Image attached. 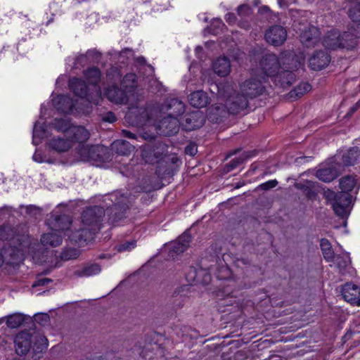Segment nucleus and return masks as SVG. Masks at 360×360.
I'll return each mask as SVG.
<instances>
[{
  "label": "nucleus",
  "mask_w": 360,
  "mask_h": 360,
  "mask_svg": "<svg viewBox=\"0 0 360 360\" xmlns=\"http://www.w3.org/2000/svg\"><path fill=\"white\" fill-rule=\"evenodd\" d=\"M156 109H152L150 112L142 107L131 108L125 116L126 120L131 124L142 127L147 124L155 126L158 133L163 136H171L179 131V121L172 116L167 115L158 123L152 117L157 113Z\"/></svg>",
  "instance_id": "f257e3e1"
},
{
  "label": "nucleus",
  "mask_w": 360,
  "mask_h": 360,
  "mask_svg": "<svg viewBox=\"0 0 360 360\" xmlns=\"http://www.w3.org/2000/svg\"><path fill=\"white\" fill-rule=\"evenodd\" d=\"M105 217L104 208L100 206L87 207L81 217L82 226L75 229L70 238L75 243H82L91 240L102 226Z\"/></svg>",
  "instance_id": "f03ea898"
},
{
  "label": "nucleus",
  "mask_w": 360,
  "mask_h": 360,
  "mask_svg": "<svg viewBox=\"0 0 360 360\" xmlns=\"http://www.w3.org/2000/svg\"><path fill=\"white\" fill-rule=\"evenodd\" d=\"M356 184L355 178L348 175L340 179L341 192L335 193L330 190L325 191V197L327 200L330 201L337 215L341 217L346 215L347 209L352 202V195L349 192L353 190Z\"/></svg>",
  "instance_id": "7ed1b4c3"
},
{
  "label": "nucleus",
  "mask_w": 360,
  "mask_h": 360,
  "mask_svg": "<svg viewBox=\"0 0 360 360\" xmlns=\"http://www.w3.org/2000/svg\"><path fill=\"white\" fill-rule=\"evenodd\" d=\"M217 87L219 96L225 99V106L230 113L238 114L248 107V98L242 94H235L233 82H223Z\"/></svg>",
  "instance_id": "20e7f679"
},
{
  "label": "nucleus",
  "mask_w": 360,
  "mask_h": 360,
  "mask_svg": "<svg viewBox=\"0 0 360 360\" xmlns=\"http://www.w3.org/2000/svg\"><path fill=\"white\" fill-rule=\"evenodd\" d=\"M71 219L68 215L52 214L48 219V225L52 232L44 233L41 237L44 245L57 247L62 243L63 238L58 232L68 230L71 225Z\"/></svg>",
  "instance_id": "39448f33"
},
{
  "label": "nucleus",
  "mask_w": 360,
  "mask_h": 360,
  "mask_svg": "<svg viewBox=\"0 0 360 360\" xmlns=\"http://www.w3.org/2000/svg\"><path fill=\"white\" fill-rule=\"evenodd\" d=\"M128 198L119 191L105 196L104 203L107 207L111 223H115L123 217L124 212L128 207Z\"/></svg>",
  "instance_id": "423d86ee"
},
{
  "label": "nucleus",
  "mask_w": 360,
  "mask_h": 360,
  "mask_svg": "<svg viewBox=\"0 0 360 360\" xmlns=\"http://www.w3.org/2000/svg\"><path fill=\"white\" fill-rule=\"evenodd\" d=\"M358 37V33L344 32L340 34L338 30H331L324 37L323 44L328 49L334 50L339 48L349 49L355 46L356 38Z\"/></svg>",
  "instance_id": "0eeeda50"
},
{
  "label": "nucleus",
  "mask_w": 360,
  "mask_h": 360,
  "mask_svg": "<svg viewBox=\"0 0 360 360\" xmlns=\"http://www.w3.org/2000/svg\"><path fill=\"white\" fill-rule=\"evenodd\" d=\"M76 150L82 161H103L102 154H104L107 149L101 146H90L84 143L78 145Z\"/></svg>",
  "instance_id": "6e6552de"
},
{
  "label": "nucleus",
  "mask_w": 360,
  "mask_h": 360,
  "mask_svg": "<svg viewBox=\"0 0 360 360\" xmlns=\"http://www.w3.org/2000/svg\"><path fill=\"white\" fill-rule=\"evenodd\" d=\"M69 86L77 96L81 98H84L88 96L87 100L95 105H98L101 100V91L100 87H95L96 94L95 97L93 98L91 95L87 94V86L85 82L81 79H71L69 82Z\"/></svg>",
  "instance_id": "1a4fd4ad"
},
{
  "label": "nucleus",
  "mask_w": 360,
  "mask_h": 360,
  "mask_svg": "<svg viewBox=\"0 0 360 360\" xmlns=\"http://www.w3.org/2000/svg\"><path fill=\"white\" fill-rule=\"evenodd\" d=\"M260 68L264 76H276L281 70L280 59L274 53H267L262 57Z\"/></svg>",
  "instance_id": "9d476101"
},
{
  "label": "nucleus",
  "mask_w": 360,
  "mask_h": 360,
  "mask_svg": "<svg viewBox=\"0 0 360 360\" xmlns=\"http://www.w3.org/2000/svg\"><path fill=\"white\" fill-rule=\"evenodd\" d=\"M265 79V77H262V79L256 80L255 79H250L245 81L240 85V90L243 95L247 98H254L259 96L264 91V86L262 84L263 81Z\"/></svg>",
  "instance_id": "9b49d317"
},
{
  "label": "nucleus",
  "mask_w": 360,
  "mask_h": 360,
  "mask_svg": "<svg viewBox=\"0 0 360 360\" xmlns=\"http://www.w3.org/2000/svg\"><path fill=\"white\" fill-rule=\"evenodd\" d=\"M264 37L267 43L274 46H278L286 40L287 31L281 25H274L266 31Z\"/></svg>",
  "instance_id": "f8f14e48"
},
{
  "label": "nucleus",
  "mask_w": 360,
  "mask_h": 360,
  "mask_svg": "<svg viewBox=\"0 0 360 360\" xmlns=\"http://www.w3.org/2000/svg\"><path fill=\"white\" fill-rule=\"evenodd\" d=\"M279 59L281 64V70H297L303 65L304 60L302 56H296L290 51L282 53Z\"/></svg>",
  "instance_id": "ddd939ff"
},
{
  "label": "nucleus",
  "mask_w": 360,
  "mask_h": 360,
  "mask_svg": "<svg viewBox=\"0 0 360 360\" xmlns=\"http://www.w3.org/2000/svg\"><path fill=\"white\" fill-rule=\"evenodd\" d=\"M14 342L16 353L19 355H25L31 348L32 335L27 331H22L17 334Z\"/></svg>",
  "instance_id": "4468645a"
},
{
  "label": "nucleus",
  "mask_w": 360,
  "mask_h": 360,
  "mask_svg": "<svg viewBox=\"0 0 360 360\" xmlns=\"http://www.w3.org/2000/svg\"><path fill=\"white\" fill-rule=\"evenodd\" d=\"M205 122V118L200 111H194L185 115L182 126L186 131H191L201 127Z\"/></svg>",
  "instance_id": "2eb2a0df"
},
{
  "label": "nucleus",
  "mask_w": 360,
  "mask_h": 360,
  "mask_svg": "<svg viewBox=\"0 0 360 360\" xmlns=\"http://www.w3.org/2000/svg\"><path fill=\"white\" fill-rule=\"evenodd\" d=\"M65 136H68L70 141H72V145L73 143H77L78 145H80L85 143L89 139L90 134L84 127L73 126L68 129Z\"/></svg>",
  "instance_id": "dca6fc26"
},
{
  "label": "nucleus",
  "mask_w": 360,
  "mask_h": 360,
  "mask_svg": "<svg viewBox=\"0 0 360 360\" xmlns=\"http://www.w3.org/2000/svg\"><path fill=\"white\" fill-rule=\"evenodd\" d=\"M191 238L188 232H184L174 242L170 243V255H179L184 252L189 246Z\"/></svg>",
  "instance_id": "f3484780"
},
{
  "label": "nucleus",
  "mask_w": 360,
  "mask_h": 360,
  "mask_svg": "<svg viewBox=\"0 0 360 360\" xmlns=\"http://www.w3.org/2000/svg\"><path fill=\"white\" fill-rule=\"evenodd\" d=\"M330 60V56L326 52L320 51L309 58V65L313 70H321L328 65Z\"/></svg>",
  "instance_id": "a211bd4d"
},
{
  "label": "nucleus",
  "mask_w": 360,
  "mask_h": 360,
  "mask_svg": "<svg viewBox=\"0 0 360 360\" xmlns=\"http://www.w3.org/2000/svg\"><path fill=\"white\" fill-rule=\"evenodd\" d=\"M190 104L196 108H205L211 101L208 94L204 91H196L188 96Z\"/></svg>",
  "instance_id": "6ab92c4d"
},
{
  "label": "nucleus",
  "mask_w": 360,
  "mask_h": 360,
  "mask_svg": "<svg viewBox=\"0 0 360 360\" xmlns=\"http://www.w3.org/2000/svg\"><path fill=\"white\" fill-rule=\"evenodd\" d=\"M319 39V30L315 27H309L300 34V41L307 47L314 46Z\"/></svg>",
  "instance_id": "aec40b11"
},
{
  "label": "nucleus",
  "mask_w": 360,
  "mask_h": 360,
  "mask_svg": "<svg viewBox=\"0 0 360 360\" xmlns=\"http://www.w3.org/2000/svg\"><path fill=\"white\" fill-rule=\"evenodd\" d=\"M341 292L345 301L360 304V300L359 299L360 288L357 285L352 283H347L342 287Z\"/></svg>",
  "instance_id": "412c9836"
},
{
  "label": "nucleus",
  "mask_w": 360,
  "mask_h": 360,
  "mask_svg": "<svg viewBox=\"0 0 360 360\" xmlns=\"http://www.w3.org/2000/svg\"><path fill=\"white\" fill-rule=\"evenodd\" d=\"M108 99L116 104H123L127 102V93L117 86H109L105 92Z\"/></svg>",
  "instance_id": "4be33fe9"
},
{
  "label": "nucleus",
  "mask_w": 360,
  "mask_h": 360,
  "mask_svg": "<svg viewBox=\"0 0 360 360\" xmlns=\"http://www.w3.org/2000/svg\"><path fill=\"white\" fill-rule=\"evenodd\" d=\"M49 144L51 149L58 153L65 152L72 147V141L68 136L53 138Z\"/></svg>",
  "instance_id": "5701e85b"
},
{
  "label": "nucleus",
  "mask_w": 360,
  "mask_h": 360,
  "mask_svg": "<svg viewBox=\"0 0 360 360\" xmlns=\"http://www.w3.org/2000/svg\"><path fill=\"white\" fill-rule=\"evenodd\" d=\"M213 70L216 74L224 77L229 74L231 65L226 57H219L213 63Z\"/></svg>",
  "instance_id": "b1692460"
},
{
  "label": "nucleus",
  "mask_w": 360,
  "mask_h": 360,
  "mask_svg": "<svg viewBox=\"0 0 360 360\" xmlns=\"http://www.w3.org/2000/svg\"><path fill=\"white\" fill-rule=\"evenodd\" d=\"M134 148L131 144L124 140H117L112 143V150L121 155H129Z\"/></svg>",
  "instance_id": "393cba45"
},
{
  "label": "nucleus",
  "mask_w": 360,
  "mask_h": 360,
  "mask_svg": "<svg viewBox=\"0 0 360 360\" xmlns=\"http://www.w3.org/2000/svg\"><path fill=\"white\" fill-rule=\"evenodd\" d=\"M294 70H281L276 75V82L279 83L282 86H289L293 83L295 79Z\"/></svg>",
  "instance_id": "a878e982"
},
{
  "label": "nucleus",
  "mask_w": 360,
  "mask_h": 360,
  "mask_svg": "<svg viewBox=\"0 0 360 360\" xmlns=\"http://www.w3.org/2000/svg\"><path fill=\"white\" fill-rule=\"evenodd\" d=\"M167 110H169L168 115L177 118L179 115H182L185 110L184 103L177 98H172L167 105Z\"/></svg>",
  "instance_id": "bb28decb"
},
{
  "label": "nucleus",
  "mask_w": 360,
  "mask_h": 360,
  "mask_svg": "<svg viewBox=\"0 0 360 360\" xmlns=\"http://www.w3.org/2000/svg\"><path fill=\"white\" fill-rule=\"evenodd\" d=\"M101 271V269L99 265L92 264L75 271V274L78 277L91 276L99 274Z\"/></svg>",
  "instance_id": "cd10ccee"
},
{
  "label": "nucleus",
  "mask_w": 360,
  "mask_h": 360,
  "mask_svg": "<svg viewBox=\"0 0 360 360\" xmlns=\"http://www.w3.org/2000/svg\"><path fill=\"white\" fill-rule=\"evenodd\" d=\"M360 159V149L358 147L351 148L342 156L343 163L346 166L354 165Z\"/></svg>",
  "instance_id": "c85d7f7f"
},
{
  "label": "nucleus",
  "mask_w": 360,
  "mask_h": 360,
  "mask_svg": "<svg viewBox=\"0 0 360 360\" xmlns=\"http://www.w3.org/2000/svg\"><path fill=\"white\" fill-rule=\"evenodd\" d=\"M338 176L337 171L333 168L320 169L316 172V177L324 182H330Z\"/></svg>",
  "instance_id": "c756f323"
},
{
  "label": "nucleus",
  "mask_w": 360,
  "mask_h": 360,
  "mask_svg": "<svg viewBox=\"0 0 360 360\" xmlns=\"http://www.w3.org/2000/svg\"><path fill=\"white\" fill-rule=\"evenodd\" d=\"M310 90L311 85L307 82H303L290 91L288 96L290 98L297 99Z\"/></svg>",
  "instance_id": "7c9ffc66"
},
{
  "label": "nucleus",
  "mask_w": 360,
  "mask_h": 360,
  "mask_svg": "<svg viewBox=\"0 0 360 360\" xmlns=\"http://www.w3.org/2000/svg\"><path fill=\"white\" fill-rule=\"evenodd\" d=\"M58 110L65 113L69 112L70 110H72L73 107V102L70 97L64 95H60L58 97Z\"/></svg>",
  "instance_id": "2f4dec72"
},
{
  "label": "nucleus",
  "mask_w": 360,
  "mask_h": 360,
  "mask_svg": "<svg viewBox=\"0 0 360 360\" xmlns=\"http://www.w3.org/2000/svg\"><path fill=\"white\" fill-rule=\"evenodd\" d=\"M320 245L325 259L328 262H333L335 259V255L329 241L327 239H321Z\"/></svg>",
  "instance_id": "473e14b6"
},
{
  "label": "nucleus",
  "mask_w": 360,
  "mask_h": 360,
  "mask_svg": "<svg viewBox=\"0 0 360 360\" xmlns=\"http://www.w3.org/2000/svg\"><path fill=\"white\" fill-rule=\"evenodd\" d=\"M136 76L134 73L127 74L122 80V86L125 89L126 92H131L136 86Z\"/></svg>",
  "instance_id": "72a5a7b5"
},
{
  "label": "nucleus",
  "mask_w": 360,
  "mask_h": 360,
  "mask_svg": "<svg viewBox=\"0 0 360 360\" xmlns=\"http://www.w3.org/2000/svg\"><path fill=\"white\" fill-rule=\"evenodd\" d=\"M84 76L89 84L96 85L100 80L101 72L97 68H91L85 72Z\"/></svg>",
  "instance_id": "f704fd0d"
},
{
  "label": "nucleus",
  "mask_w": 360,
  "mask_h": 360,
  "mask_svg": "<svg viewBox=\"0 0 360 360\" xmlns=\"http://www.w3.org/2000/svg\"><path fill=\"white\" fill-rule=\"evenodd\" d=\"M48 347V340L44 335H37L34 338V345L33 347L34 352L41 353Z\"/></svg>",
  "instance_id": "c9c22d12"
},
{
  "label": "nucleus",
  "mask_w": 360,
  "mask_h": 360,
  "mask_svg": "<svg viewBox=\"0 0 360 360\" xmlns=\"http://www.w3.org/2000/svg\"><path fill=\"white\" fill-rule=\"evenodd\" d=\"M25 321V318L21 314H13L8 316L6 319V324L11 328H16L20 326Z\"/></svg>",
  "instance_id": "e433bc0d"
},
{
  "label": "nucleus",
  "mask_w": 360,
  "mask_h": 360,
  "mask_svg": "<svg viewBox=\"0 0 360 360\" xmlns=\"http://www.w3.org/2000/svg\"><path fill=\"white\" fill-rule=\"evenodd\" d=\"M79 256V252L74 248L65 249L60 254V258L63 260L76 259Z\"/></svg>",
  "instance_id": "4c0bfd02"
},
{
  "label": "nucleus",
  "mask_w": 360,
  "mask_h": 360,
  "mask_svg": "<svg viewBox=\"0 0 360 360\" xmlns=\"http://www.w3.org/2000/svg\"><path fill=\"white\" fill-rule=\"evenodd\" d=\"M349 15L352 21L360 23V4L352 8L349 11Z\"/></svg>",
  "instance_id": "58836bf2"
},
{
  "label": "nucleus",
  "mask_w": 360,
  "mask_h": 360,
  "mask_svg": "<svg viewBox=\"0 0 360 360\" xmlns=\"http://www.w3.org/2000/svg\"><path fill=\"white\" fill-rule=\"evenodd\" d=\"M34 319L36 323L41 326L47 325L50 321V317L49 314L45 313L35 314Z\"/></svg>",
  "instance_id": "ea45409f"
},
{
  "label": "nucleus",
  "mask_w": 360,
  "mask_h": 360,
  "mask_svg": "<svg viewBox=\"0 0 360 360\" xmlns=\"http://www.w3.org/2000/svg\"><path fill=\"white\" fill-rule=\"evenodd\" d=\"M248 156L244 157H238L237 158L233 159L230 161V162L227 165L228 167V172L233 169L236 167H238L239 165H240L246 158Z\"/></svg>",
  "instance_id": "a19ab883"
},
{
  "label": "nucleus",
  "mask_w": 360,
  "mask_h": 360,
  "mask_svg": "<svg viewBox=\"0 0 360 360\" xmlns=\"http://www.w3.org/2000/svg\"><path fill=\"white\" fill-rule=\"evenodd\" d=\"M230 275L231 272L229 269L226 266H223L218 270L216 276L219 279H226L230 276Z\"/></svg>",
  "instance_id": "79ce46f5"
},
{
  "label": "nucleus",
  "mask_w": 360,
  "mask_h": 360,
  "mask_svg": "<svg viewBox=\"0 0 360 360\" xmlns=\"http://www.w3.org/2000/svg\"><path fill=\"white\" fill-rule=\"evenodd\" d=\"M201 275H205V278H204V280H203V282L205 284H207L210 282L211 281V277H210V274H207L205 273L203 270H200L198 273H196V275L193 277H191L189 279L191 281H199L198 277L201 276Z\"/></svg>",
  "instance_id": "37998d69"
},
{
  "label": "nucleus",
  "mask_w": 360,
  "mask_h": 360,
  "mask_svg": "<svg viewBox=\"0 0 360 360\" xmlns=\"http://www.w3.org/2000/svg\"><path fill=\"white\" fill-rule=\"evenodd\" d=\"M278 181L276 180H270L263 183L259 186V188L263 191H267L270 188H274L277 186Z\"/></svg>",
  "instance_id": "c03bdc74"
},
{
  "label": "nucleus",
  "mask_w": 360,
  "mask_h": 360,
  "mask_svg": "<svg viewBox=\"0 0 360 360\" xmlns=\"http://www.w3.org/2000/svg\"><path fill=\"white\" fill-rule=\"evenodd\" d=\"M136 246L135 241H128L122 245H120L118 248V251H125V250H131Z\"/></svg>",
  "instance_id": "a18cd8bd"
},
{
  "label": "nucleus",
  "mask_w": 360,
  "mask_h": 360,
  "mask_svg": "<svg viewBox=\"0 0 360 360\" xmlns=\"http://www.w3.org/2000/svg\"><path fill=\"white\" fill-rule=\"evenodd\" d=\"M51 282V280L47 278H38L33 284L32 288H35L40 285H46Z\"/></svg>",
  "instance_id": "49530a36"
},
{
  "label": "nucleus",
  "mask_w": 360,
  "mask_h": 360,
  "mask_svg": "<svg viewBox=\"0 0 360 360\" xmlns=\"http://www.w3.org/2000/svg\"><path fill=\"white\" fill-rule=\"evenodd\" d=\"M250 8L247 5H241L238 6L237 12L239 15H248L250 13Z\"/></svg>",
  "instance_id": "de8ad7c7"
},
{
  "label": "nucleus",
  "mask_w": 360,
  "mask_h": 360,
  "mask_svg": "<svg viewBox=\"0 0 360 360\" xmlns=\"http://www.w3.org/2000/svg\"><path fill=\"white\" fill-rule=\"evenodd\" d=\"M333 261L335 262L337 266L340 269L345 267L347 264V262L346 260H342L340 256H335V259Z\"/></svg>",
  "instance_id": "09e8293b"
},
{
  "label": "nucleus",
  "mask_w": 360,
  "mask_h": 360,
  "mask_svg": "<svg viewBox=\"0 0 360 360\" xmlns=\"http://www.w3.org/2000/svg\"><path fill=\"white\" fill-rule=\"evenodd\" d=\"M185 152L190 155H194L197 153V147L195 145H189L186 147Z\"/></svg>",
  "instance_id": "8fccbe9b"
},
{
  "label": "nucleus",
  "mask_w": 360,
  "mask_h": 360,
  "mask_svg": "<svg viewBox=\"0 0 360 360\" xmlns=\"http://www.w3.org/2000/svg\"><path fill=\"white\" fill-rule=\"evenodd\" d=\"M103 120L105 121V122L112 123V122H114L116 120V117H115V115L112 112H108L103 117Z\"/></svg>",
  "instance_id": "3c124183"
},
{
  "label": "nucleus",
  "mask_w": 360,
  "mask_h": 360,
  "mask_svg": "<svg viewBox=\"0 0 360 360\" xmlns=\"http://www.w3.org/2000/svg\"><path fill=\"white\" fill-rule=\"evenodd\" d=\"M225 19L226 22L229 24H233L236 22V16L232 13H229L226 15Z\"/></svg>",
  "instance_id": "603ef678"
},
{
  "label": "nucleus",
  "mask_w": 360,
  "mask_h": 360,
  "mask_svg": "<svg viewBox=\"0 0 360 360\" xmlns=\"http://www.w3.org/2000/svg\"><path fill=\"white\" fill-rule=\"evenodd\" d=\"M122 134L124 136H126V137H127L129 139H136V136L134 134L130 132L129 131L122 130Z\"/></svg>",
  "instance_id": "864d4df0"
},
{
  "label": "nucleus",
  "mask_w": 360,
  "mask_h": 360,
  "mask_svg": "<svg viewBox=\"0 0 360 360\" xmlns=\"http://www.w3.org/2000/svg\"><path fill=\"white\" fill-rule=\"evenodd\" d=\"M33 160L37 162H42L44 161L41 155L38 152L34 153L33 155Z\"/></svg>",
  "instance_id": "5fc2aeb1"
},
{
  "label": "nucleus",
  "mask_w": 360,
  "mask_h": 360,
  "mask_svg": "<svg viewBox=\"0 0 360 360\" xmlns=\"http://www.w3.org/2000/svg\"><path fill=\"white\" fill-rule=\"evenodd\" d=\"M6 231V228L4 227V226H1L0 227V238L1 240H4V239H7V238H6L4 236V232Z\"/></svg>",
  "instance_id": "6e6d98bb"
},
{
  "label": "nucleus",
  "mask_w": 360,
  "mask_h": 360,
  "mask_svg": "<svg viewBox=\"0 0 360 360\" xmlns=\"http://www.w3.org/2000/svg\"><path fill=\"white\" fill-rule=\"evenodd\" d=\"M37 132V125H35L34 128V131H33V142L34 143H36Z\"/></svg>",
  "instance_id": "4d7b16f0"
},
{
  "label": "nucleus",
  "mask_w": 360,
  "mask_h": 360,
  "mask_svg": "<svg viewBox=\"0 0 360 360\" xmlns=\"http://www.w3.org/2000/svg\"><path fill=\"white\" fill-rule=\"evenodd\" d=\"M5 259H6V257L2 253L0 252V267L4 264Z\"/></svg>",
  "instance_id": "13d9d810"
},
{
  "label": "nucleus",
  "mask_w": 360,
  "mask_h": 360,
  "mask_svg": "<svg viewBox=\"0 0 360 360\" xmlns=\"http://www.w3.org/2000/svg\"><path fill=\"white\" fill-rule=\"evenodd\" d=\"M56 122L57 123L62 122V124H65L64 127H60V128H59L60 129H61V130H64V129H66V127H67V124H66V123H65L63 121L56 120Z\"/></svg>",
  "instance_id": "bf43d9fd"
},
{
  "label": "nucleus",
  "mask_w": 360,
  "mask_h": 360,
  "mask_svg": "<svg viewBox=\"0 0 360 360\" xmlns=\"http://www.w3.org/2000/svg\"><path fill=\"white\" fill-rule=\"evenodd\" d=\"M359 106L356 105V104L351 108L352 112L356 111L358 109Z\"/></svg>",
  "instance_id": "052dcab7"
},
{
  "label": "nucleus",
  "mask_w": 360,
  "mask_h": 360,
  "mask_svg": "<svg viewBox=\"0 0 360 360\" xmlns=\"http://www.w3.org/2000/svg\"><path fill=\"white\" fill-rule=\"evenodd\" d=\"M5 321H6V319L4 317L0 318V325L2 324L3 323H4Z\"/></svg>",
  "instance_id": "680f3d73"
},
{
  "label": "nucleus",
  "mask_w": 360,
  "mask_h": 360,
  "mask_svg": "<svg viewBox=\"0 0 360 360\" xmlns=\"http://www.w3.org/2000/svg\"><path fill=\"white\" fill-rule=\"evenodd\" d=\"M142 156L146 160V162L148 161V160H146V151L145 150L143 151V153L142 154Z\"/></svg>",
  "instance_id": "e2e57ef3"
},
{
  "label": "nucleus",
  "mask_w": 360,
  "mask_h": 360,
  "mask_svg": "<svg viewBox=\"0 0 360 360\" xmlns=\"http://www.w3.org/2000/svg\"><path fill=\"white\" fill-rule=\"evenodd\" d=\"M356 105L360 106V99L356 103Z\"/></svg>",
  "instance_id": "0e129e2a"
},
{
  "label": "nucleus",
  "mask_w": 360,
  "mask_h": 360,
  "mask_svg": "<svg viewBox=\"0 0 360 360\" xmlns=\"http://www.w3.org/2000/svg\"><path fill=\"white\" fill-rule=\"evenodd\" d=\"M3 251H4V254L5 255V254H6V249H5V245H3Z\"/></svg>",
  "instance_id": "69168bd1"
},
{
  "label": "nucleus",
  "mask_w": 360,
  "mask_h": 360,
  "mask_svg": "<svg viewBox=\"0 0 360 360\" xmlns=\"http://www.w3.org/2000/svg\"><path fill=\"white\" fill-rule=\"evenodd\" d=\"M218 22H219L221 26H223V25H224V23H223L221 21L219 20V21H218Z\"/></svg>",
  "instance_id": "338daca9"
},
{
  "label": "nucleus",
  "mask_w": 360,
  "mask_h": 360,
  "mask_svg": "<svg viewBox=\"0 0 360 360\" xmlns=\"http://www.w3.org/2000/svg\"><path fill=\"white\" fill-rule=\"evenodd\" d=\"M248 27H249V26H248V25H244V26H243V27H245V29L248 28Z\"/></svg>",
  "instance_id": "774afa93"
}]
</instances>
